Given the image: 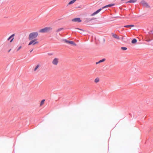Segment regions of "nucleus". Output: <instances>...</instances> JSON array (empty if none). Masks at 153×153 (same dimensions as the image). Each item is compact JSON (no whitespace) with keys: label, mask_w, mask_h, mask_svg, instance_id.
Instances as JSON below:
<instances>
[{"label":"nucleus","mask_w":153,"mask_h":153,"mask_svg":"<svg viewBox=\"0 0 153 153\" xmlns=\"http://www.w3.org/2000/svg\"><path fill=\"white\" fill-rule=\"evenodd\" d=\"M38 35V33L36 32L30 33L29 35L28 39L29 40L36 39Z\"/></svg>","instance_id":"1"},{"label":"nucleus","mask_w":153,"mask_h":153,"mask_svg":"<svg viewBox=\"0 0 153 153\" xmlns=\"http://www.w3.org/2000/svg\"><path fill=\"white\" fill-rule=\"evenodd\" d=\"M52 30V28L51 27H46L40 29L39 30V32L42 33H47L50 32Z\"/></svg>","instance_id":"2"},{"label":"nucleus","mask_w":153,"mask_h":153,"mask_svg":"<svg viewBox=\"0 0 153 153\" xmlns=\"http://www.w3.org/2000/svg\"><path fill=\"white\" fill-rule=\"evenodd\" d=\"M30 40V41L28 44V45H34L39 43V42L37 41V39H34Z\"/></svg>","instance_id":"3"},{"label":"nucleus","mask_w":153,"mask_h":153,"mask_svg":"<svg viewBox=\"0 0 153 153\" xmlns=\"http://www.w3.org/2000/svg\"><path fill=\"white\" fill-rule=\"evenodd\" d=\"M59 59L57 58H55L52 62V64L55 66L58 65L59 62Z\"/></svg>","instance_id":"4"},{"label":"nucleus","mask_w":153,"mask_h":153,"mask_svg":"<svg viewBox=\"0 0 153 153\" xmlns=\"http://www.w3.org/2000/svg\"><path fill=\"white\" fill-rule=\"evenodd\" d=\"M140 4H142L144 7L146 8H149L150 7L149 4L145 1H142L140 2Z\"/></svg>","instance_id":"5"},{"label":"nucleus","mask_w":153,"mask_h":153,"mask_svg":"<svg viewBox=\"0 0 153 153\" xmlns=\"http://www.w3.org/2000/svg\"><path fill=\"white\" fill-rule=\"evenodd\" d=\"M64 41L65 43L68 44H70L74 45V46H76V44H75L73 41H70L66 39H64Z\"/></svg>","instance_id":"6"},{"label":"nucleus","mask_w":153,"mask_h":153,"mask_svg":"<svg viewBox=\"0 0 153 153\" xmlns=\"http://www.w3.org/2000/svg\"><path fill=\"white\" fill-rule=\"evenodd\" d=\"M15 35L14 34H12V35H11L7 39L8 40H10V42H12V41H13V40L14 39V36Z\"/></svg>","instance_id":"7"},{"label":"nucleus","mask_w":153,"mask_h":153,"mask_svg":"<svg viewBox=\"0 0 153 153\" xmlns=\"http://www.w3.org/2000/svg\"><path fill=\"white\" fill-rule=\"evenodd\" d=\"M112 36L114 38L116 39H117L118 40H119L120 39L119 37L117 36V34H114V33H112L111 34Z\"/></svg>","instance_id":"8"},{"label":"nucleus","mask_w":153,"mask_h":153,"mask_svg":"<svg viewBox=\"0 0 153 153\" xmlns=\"http://www.w3.org/2000/svg\"><path fill=\"white\" fill-rule=\"evenodd\" d=\"M102 10V9H99V10H97V11H96V12H94V13H93L92 14L91 16H94L95 15H96L98 13L100 12V11Z\"/></svg>","instance_id":"9"},{"label":"nucleus","mask_w":153,"mask_h":153,"mask_svg":"<svg viewBox=\"0 0 153 153\" xmlns=\"http://www.w3.org/2000/svg\"><path fill=\"white\" fill-rule=\"evenodd\" d=\"M72 21L74 22H81V20H80V18H76L73 19Z\"/></svg>","instance_id":"10"},{"label":"nucleus","mask_w":153,"mask_h":153,"mask_svg":"<svg viewBox=\"0 0 153 153\" xmlns=\"http://www.w3.org/2000/svg\"><path fill=\"white\" fill-rule=\"evenodd\" d=\"M40 66V65L39 64H37L35 67L34 69V71H36L38 69V68Z\"/></svg>","instance_id":"11"},{"label":"nucleus","mask_w":153,"mask_h":153,"mask_svg":"<svg viewBox=\"0 0 153 153\" xmlns=\"http://www.w3.org/2000/svg\"><path fill=\"white\" fill-rule=\"evenodd\" d=\"M114 4H109L106 5L105 6H104V7H103L102 8L103 9V8H105V7H111L113 6H114Z\"/></svg>","instance_id":"12"},{"label":"nucleus","mask_w":153,"mask_h":153,"mask_svg":"<svg viewBox=\"0 0 153 153\" xmlns=\"http://www.w3.org/2000/svg\"><path fill=\"white\" fill-rule=\"evenodd\" d=\"M137 0H130L126 2V3H134L137 2Z\"/></svg>","instance_id":"13"},{"label":"nucleus","mask_w":153,"mask_h":153,"mask_svg":"<svg viewBox=\"0 0 153 153\" xmlns=\"http://www.w3.org/2000/svg\"><path fill=\"white\" fill-rule=\"evenodd\" d=\"M75 29H76L79 30V31H78V32L80 33H81L84 31L83 30L81 29H79L78 28H76Z\"/></svg>","instance_id":"14"},{"label":"nucleus","mask_w":153,"mask_h":153,"mask_svg":"<svg viewBox=\"0 0 153 153\" xmlns=\"http://www.w3.org/2000/svg\"><path fill=\"white\" fill-rule=\"evenodd\" d=\"M99 81H100V79H99V78H97L95 79L94 81L95 82L97 83L99 82Z\"/></svg>","instance_id":"15"},{"label":"nucleus","mask_w":153,"mask_h":153,"mask_svg":"<svg viewBox=\"0 0 153 153\" xmlns=\"http://www.w3.org/2000/svg\"><path fill=\"white\" fill-rule=\"evenodd\" d=\"M45 101V100H43L41 101L40 105V106H42L44 104Z\"/></svg>","instance_id":"16"},{"label":"nucleus","mask_w":153,"mask_h":153,"mask_svg":"<svg viewBox=\"0 0 153 153\" xmlns=\"http://www.w3.org/2000/svg\"><path fill=\"white\" fill-rule=\"evenodd\" d=\"M105 60V59H103L101 60H100L98 62H96V64H97L98 63H100V62H102L104 61Z\"/></svg>","instance_id":"17"},{"label":"nucleus","mask_w":153,"mask_h":153,"mask_svg":"<svg viewBox=\"0 0 153 153\" xmlns=\"http://www.w3.org/2000/svg\"><path fill=\"white\" fill-rule=\"evenodd\" d=\"M134 25H125V26H124V27H134Z\"/></svg>","instance_id":"18"},{"label":"nucleus","mask_w":153,"mask_h":153,"mask_svg":"<svg viewBox=\"0 0 153 153\" xmlns=\"http://www.w3.org/2000/svg\"><path fill=\"white\" fill-rule=\"evenodd\" d=\"M76 0H73L70 1L68 3V4H71L74 3Z\"/></svg>","instance_id":"19"},{"label":"nucleus","mask_w":153,"mask_h":153,"mask_svg":"<svg viewBox=\"0 0 153 153\" xmlns=\"http://www.w3.org/2000/svg\"><path fill=\"white\" fill-rule=\"evenodd\" d=\"M137 42V40L136 39H134L131 42L132 43L134 44L136 43Z\"/></svg>","instance_id":"20"},{"label":"nucleus","mask_w":153,"mask_h":153,"mask_svg":"<svg viewBox=\"0 0 153 153\" xmlns=\"http://www.w3.org/2000/svg\"><path fill=\"white\" fill-rule=\"evenodd\" d=\"M63 29V28H61L58 29L56 30V32H58L62 30Z\"/></svg>","instance_id":"21"},{"label":"nucleus","mask_w":153,"mask_h":153,"mask_svg":"<svg viewBox=\"0 0 153 153\" xmlns=\"http://www.w3.org/2000/svg\"><path fill=\"white\" fill-rule=\"evenodd\" d=\"M121 49L123 50H126L127 49V48L125 47H122Z\"/></svg>","instance_id":"22"},{"label":"nucleus","mask_w":153,"mask_h":153,"mask_svg":"<svg viewBox=\"0 0 153 153\" xmlns=\"http://www.w3.org/2000/svg\"><path fill=\"white\" fill-rule=\"evenodd\" d=\"M22 48V46H20L19 48L17 49V51H18Z\"/></svg>","instance_id":"23"},{"label":"nucleus","mask_w":153,"mask_h":153,"mask_svg":"<svg viewBox=\"0 0 153 153\" xmlns=\"http://www.w3.org/2000/svg\"><path fill=\"white\" fill-rule=\"evenodd\" d=\"M123 39H124V38L123 36H122L121 38V39L122 40H123Z\"/></svg>","instance_id":"24"},{"label":"nucleus","mask_w":153,"mask_h":153,"mask_svg":"<svg viewBox=\"0 0 153 153\" xmlns=\"http://www.w3.org/2000/svg\"><path fill=\"white\" fill-rule=\"evenodd\" d=\"M11 50V49H10L8 51V53H9L10 51Z\"/></svg>","instance_id":"25"},{"label":"nucleus","mask_w":153,"mask_h":153,"mask_svg":"<svg viewBox=\"0 0 153 153\" xmlns=\"http://www.w3.org/2000/svg\"><path fill=\"white\" fill-rule=\"evenodd\" d=\"M96 19V18H93L92 19H91V20H93V19Z\"/></svg>","instance_id":"26"},{"label":"nucleus","mask_w":153,"mask_h":153,"mask_svg":"<svg viewBox=\"0 0 153 153\" xmlns=\"http://www.w3.org/2000/svg\"><path fill=\"white\" fill-rule=\"evenodd\" d=\"M150 41V40H146V41H147V42H149Z\"/></svg>","instance_id":"27"},{"label":"nucleus","mask_w":153,"mask_h":153,"mask_svg":"<svg viewBox=\"0 0 153 153\" xmlns=\"http://www.w3.org/2000/svg\"><path fill=\"white\" fill-rule=\"evenodd\" d=\"M33 50H31V51H30V52L31 53L32 52V51H33Z\"/></svg>","instance_id":"28"}]
</instances>
